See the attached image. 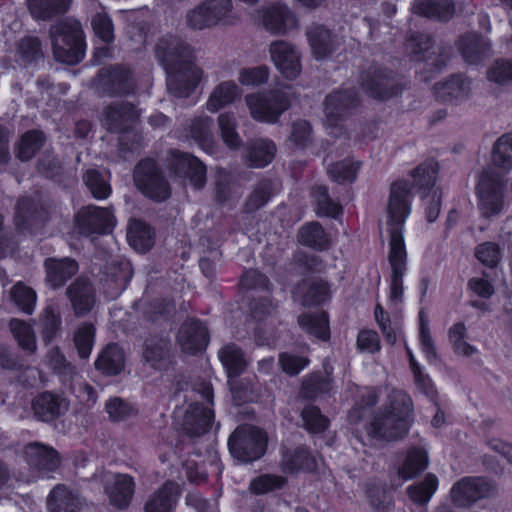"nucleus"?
<instances>
[{"label": "nucleus", "mask_w": 512, "mask_h": 512, "mask_svg": "<svg viewBox=\"0 0 512 512\" xmlns=\"http://www.w3.org/2000/svg\"><path fill=\"white\" fill-rule=\"evenodd\" d=\"M412 193L405 180L396 181L390 189L387 204V229L389 232L388 263L389 303L398 305L404 297V276L408 271V254L404 241V225L411 213Z\"/></svg>", "instance_id": "1"}, {"label": "nucleus", "mask_w": 512, "mask_h": 512, "mask_svg": "<svg viewBox=\"0 0 512 512\" xmlns=\"http://www.w3.org/2000/svg\"><path fill=\"white\" fill-rule=\"evenodd\" d=\"M155 53L167 73L169 92L179 98L189 96L203 76V71L194 64L191 48L168 37L157 43Z\"/></svg>", "instance_id": "2"}, {"label": "nucleus", "mask_w": 512, "mask_h": 512, "mask_svg": "<svg viewBox=\"0 0 512 512\" xmlns=\"http://www.w3.org/2000/svg\"><path fill=\"white\" fill-rule=\"evenodd\" d=\"M413 402L403 390L391 389L382 412L365 425L369 439L375 441H396L403 438L413 422Z\"/></svg>", "instance_id": "3"}, {"label": "nucleus", "mask_w": 512, "mask_h": 512, "mask_svg": "<svg viewBox=\"0 0 512 512\" xmlns=\"http://www.w3.org/2000/svg\"><path fill=\"white\" fill-rule=\"evenodd\" d=\"M50 36L57 61L74 65L83 59L86 42L82 26L77 20L67 18L51 26Z\"/></svg>", "instance_id": "4"}, {"label": "nucleus", "mask_w": 512, "mask_h": 512, "mask_svg": "<svg viewBox=\"0 0 512 512\" xmlns=\"http://www.w3.org/2000/svg\"><path fill=\"white\" fill-rule=\"evenodd\" d=\"M506 183L491 169H485L478 177L475 188L480 213L485 218L498 216L506 205Z\"/></svg>", "instance_id": "5"}, {"label": "nucleus", "mask_w": 512, "mask_h": 512, "mask_svg": "<svg viewBox=\"0 0 512 512\" xmlns=\"http://www.w3.org/2000/svg\"><path fill=\"white\" fill-rule=\"evenodd\" d=\"M245 102L254 120L269 124L276 123L291 104L289 93L284 90L248 94Z\"/></svg>", "instance_id": "6"}, {"label": "nucleus", "mask_w": 512, "mask_h": 512, "mask_svg": "<svg viewBox=\"0 0 512 512\" xmlns=\"http://www.w3.org/2000/svg\"><path fill=\"white\" fill-rule=\"evenodd\" d=\"M230 453L242 462H251L259 459L267 448V436L259 428L241 426L229 437Z\"/></svg>", "instance_id": "7"}, {"label": "nucleus", "mask_w": 512, "mask_h": 512, "mask_svg": "<svg viewBox=\"0 0 512 512\" xmlns=\"http://www.w3.org/2000/svg\"><path fill=\"white\" fill-rule=\"evenodd\" d=\"M206 404H191L185 411L178 410L176 418H182V428L190 435L198 436L209 431L214 418L211 409L213 400V391L209 384H203L199 391Z\"/></svg>", "instance_id": "8"}, {"label": "nucleus", "mask_w": 512, "mask_h": 512, "mask_svg": "<svg viewBox=\"0 0 512 512\" xmlns=\"http://www.w3.org/2000/svg\"><path fill=\"white\" fill-rule=\"evenodd\" d=\"M134 182L145 196L155 201H163L170 196L169 185L153 160H143L136 166Z\"/></svg>", "instance_id": "9"}, {"label": "nucleus", "mask_w": 512, "mask_h": 512, "mask_svg": "<svg viewBox=\"0 0 512 512\" xmlns=\"http://www.w3.org/2000/svg\"><path fill=\"white\" fill-rule=\"evenodd\" d=\"M269 55L275 68L284 78L294 80L301 74V52L292 43L284 40L271 42Z\"/></svg>", "instance_id": "10"}, {"label": "nucleus", "mask_w": 512, "mask_h": 512, "mask_svg": "<svg viewBox=\"0 0 512 512\" xmlns=\"http://www.w3.org/2000/svg\"><path fill=\"white\" fill-rule=\"evenodd\" d=\"M495 490L494 484L486 478L465 477L453 485L450 494L455 505L466 507L491 496Z\"/></svg>", "instance_id": "11"}, {"label": "nucleus", "mask_w": 512, "mask_h": 512, "mask_svg": "<svg viewBox=\"0 0 512 512\" xmlns=\"http://www.w3.org/2000/svg\"><path fill=\"white\" fill-rule=\"evenodd\" d=\"M359 105L357 93L342 89L330 93L324 101V122L333 127Z\"/></svg>", "instance_id": "12"}, {"label": "nucleus", "mask_w": 512, "mask_h": 512, "mask_svg": "<svg viewBox=\"0 0 512 512\" xmlns=\"http://www.w3.org/2000/svg\"><path fill=\"white\" fill-rule=\"evenodd\" d=\"M78 227L84 234L107 233L115 226L112 212L107 208L87 206L76 217Z\"/></svg>", "instance_id": "13"}, {"label": "nucleus", "mask_w": 512, "mask_h": 512, "mask_svg": "<svg viewBox=\"0 0 512 512\" xmlns=\"http://www.w3.org/2000/svg\"><path fill=\"white\" fill-rule=\"evenodd\" d=\"M362 87L373 98L386 100L400 92L396 79L381 69L368 70L362 77Z\"/></svg>", "instance_id": "14"}, {"label": "nucleus", "mask_w": 512, "mask_h": 512, "mask_svg": "<svg viewBox=\"0 0 512 512\" xmlns=\"http://www.w3.org/2000/svg\"><path fill=\"white\" fill-rule=\"evenodd\" d=\"M171 169L179 177L189 180L194 188H202L206 181V170L195 157L177 151L171 153Z\"/></svg>", "instance_id": "15"}, {"label": "nucleus", "mask_w": 512, "mask_h": 512, "mask_svg": "<svg viewBox=\"0 0 512 512\" xmlns=\"http://www.w3.org/2000/svg\"><path fill=\"white\" fill-rule=\"evenodd\" d=\"M139 117V111L128 102H113L104 110L101 123L109 131H123Z\"/></svg>", "instance_id": "16"}, {"label": "nucleus", "mask_w": 512, "mask_h": 512, "mask_svg": "<svg viewBox=\"0 0 512 512\" xmlns=\"http://www.w3.org/2000/svg\"><path fill=\"white\" fill-rule=\"evenodd\" d=\"M177 340L183 352L195 354L205 349L208 343L207 330L199 321H186L179 329Z\"/></svg>", "instance_id": "17"}, {"label": "nucleus", "mask_w": 512, "mask_h": 512, "mask_svg": "<svg viewBox=\"0 0 512 512\" xmlns=\"http://www.w3.org/2000/svg\"><path fill=\"white\" fill-rule=\"evenodd\" d=\"M111 505L118 509H125L131 503L135 492V483L127 474H115L105 487Z\"/></svg>", "instance_id": "18"}, {"label": "nucleus", "mask_w": 512, "mask_h": 512, "mask_svg": "<svg viewBox=\"0 0 512 512\" xmlns=\"http://www.w3.org/2000/svg\"><path fill=\"white\" fill-rule=\"evenodd\" d=\"M263 24L273 34H285L297 26V19L288 6L274 4L265 11Z\"/></svg>", "instance_id": "19"}, {"label": "nucleus", "mask_w": 512, "mask_h": 512, "mask_svg": "<svg viewBox=\"0 0 512 512\" xmlns=\"http://www.w3.org/2000/svg\"><path fill=\"white\" fill-rule=\"evenodd\" d=\"M457 47L467 63L477 64L489 55L491 42L477 33H468L459 38Z\"/></svg>", "instance_id": "20"}, {"label": "nucleus", "mask_w": 512, "mask_h": 512, "mask_svg": "<svg viewBox=\"0 0 512 512\" xmlns=\"http://www.w3.org/2000/svg\"><path fill=\"white\" fill-rule=\"evenodd\" d=\"M98 83L109 95L128 94L134 88L129 71L122 68L103 69Z\"/></svg>", "instance_id": "21"}, {"label": "nucleus", "mask_w": 512, "mask_h": 512, "mask_svg": "<svg viewBox=\"0 0 512 512\" xmlns=\"http://www.w3.org/2000/svg\"><path fill=\"white\" fill-rule=\"evenodd\" d=\"M23 453L27 463L38 469L52 471L60 464L57 451L39 442L27 444Z\"/></svg>", "instance_id": "22"}, {"label": "nucleus", "mask_w": 512, "mask_h": 512, "mask_svg": "<svg viewBox=\"0 0 512 512\" xmlns=\"http://www.w3.org/2000/svg\"><path fill=\"white\" fill-rule=\"evenodd\" d=\"M73 0H26L31 17L36 21H51L65 14Z\"/></svg>", "instance_id": "23"}, {"label": "nucleus", "mask_w": 512, "mask_h": 512, "mask_svg": "<svg viewBox=\"0 0 512 512\" xmlns=\"http://www.w3.org/2000/svg\"><path fill=\"white\" fill-rule=\"evenodd\" d=\"M411 10L419 16L447 20L455 12V0H415Z\"/></svg>", "instance_id": "24"}, {"label": "nucleus", "mask_w": 512, "mask_h": 512, "mask_svg": "<svg viewBox=\"0 0 512 512\" xmlns=\"http://www.w3.org/2000/svg\"><path fill=\"white\" fill-rule=\"evenodd\" d=\"M32 408L37 418L47 422L64 413L68 409V405L58 396L45 392L34 399Z\"/></svg>", "instance_id": "25"}, {"label": "nucleus", "mask_w": 512, "mask_h": 512, "mask_svg": "<svg viewBox=\"0 0 512 512\" xmlns=\"http://www.w3.org/2000/svg\"><path fill=\"white\" fill-rule=\"evenodd\" d=\"M46 279L53 288L61 287L78 271L77 263L69 258L48 259L45 262Z\"/></svg>", "instance_id": "26"}, {"label": "nucleus", "mask_w": 512, "mask_h": 512, "mask_svg": "<svg viewBox=\"0 0 512 512\" xmlns=\"http://www.w3.org/2000/svg\"><path fill=\"white\" fill-rule=\"evenodd\" d=\"M67 294L77 315L87 313L94 304V291L84 279L75 281L68 288Z\"/></svg>", "instance_id": "27"}, {"label": "nucleus", "mask_w": 512, "mask_h": 512, "mask_svg": "<svg viewBox=\"0 0 512 512\" xmlns=\"http://www.w3.org/2000/svg\"><path fill=\"white\" fill-rule=\"evenodd\" d=\"M241 90L233 81H223L218 84L211 92L206 108L215 113L223 107L232 104L240 95Z\"/></svg>", "instance_id": "28"}, {"label": "nucleus", "mask_w": 512, "mask_h": 512, "mask_svg": "<svg viewBox=\"0 0 512 512\" xmlns=\"http://www.w3.org/2000/svg\"><path fill=\"white\" fill-rule=\"evenodd\" d=\"M177 498L178 486L168 482L150 497L145 506V512H172Z\"/></svg>", "instance_id": "29"}, {"label": "nucleus", "mask_w": 512, "mask_h": 512, "mask_svg": "<svg viewBox=\"0 0 512 512\" xmlns=\"http://www.w3.org/2000/svg\"><path fill=\"white\" fill-rule=\"evenodd\" d=\"M80 506L78 495L63 485H57L49 494L48 507L51 512H77Z\"/></svg>", "instance_id": "30"}, {"label": "nucleus", "mask_w": 512, "mask_h": 512, "mask_svg": "<svg viewBox=\"0 0 512 512\" xmlns=\"http://www.w3.org/2000/svg\"><path fill=\"white\" fill-rule=\"evenodd\" d=\"M307 38L314 57L318 60L327 57L333 49V38L324 26L313 24L308 28Z\"/></svg>", "instance_id": "31"}, {"label": "nucleus", "mask_w": 512, "mask_h": 512, "mask_svg": "<svg viewBox=\"0 0 512 512\" xmlns=\"http://www.w3.org/2000/svg\"><path fill=\"white\" fill-rule=\"evenodd\" d=\"M169 343L164 338H148L143 346V359L154 369H162L168 360Z\"/></svg>", "instance_id": "32"}, {"label": "nucleus", "mask_w": 512, "mask_h": 512, "mask_svg": "<svg viewBox=\"0 0 512 512\" xmlns=\"http://www.w3.org/2000/svg\"><path fill=\"white\" fill-rule=\"evenodd\" d=\"M469 92L470 81L459 75L435 86V95L442 101L458 100L466 97Z\"/></svg>", "instance_id": "33"}, {"label": "nucleus", "mask_w": 512, "mask_h": 512, "mask_svg": "<svg viewBox=\"0 0 512 512\" xmlns=\"http://www.w3.org/2000/svg\"><path fill=\"white\" fill-rule=\"evenodd\" d=\"M218 357L229 377L238 376L247 366L244 353L234 343L223 346L218 352Z\"/></svg>", "instance_id": "34"}, {"label": "nucleus", "mask_w": 512, "mask_h": 512, "mask_svg": "<svg viewBox=\"0 0 512 512\" xmlns=\"http://www.w3.org/2000/svg\"><path fill=\"white\" fill-rule=\"evenodd\" d=\"M276 146L267 138L256 139L248 147L247 159L255 168L267 166L275 157Z\"/></svg>", "instance_id": "35"}, {"label": "nucleus", "mask_w": 512, "mask_h": 512, "mask_svg": "<svg viewBox=\"0 0 512 512\" xmlns=\"http://www.w3.org/2000/svg\"><path fill=\"white\" fill-rule=\"evenodd\" d=\"M98 370L107 375H117L124 368V353L115 344L107 345L95 362Z\"/></svg>", "instance_id": "36"}, {"label": "nucleus", "mask_w": 512, "mask_h": 512, "mask_svg": "<svg viewBox=\"0 0 512 512\" xmlns=\"http://www.w3.org/2000/svg\"><path fill=\"white\" fill-rule=\"evenodd\" d=\"M495 168L510 172L512 170V131L501 135L493 145L491 154Z\"/></svg>", "instance_id": "37"}, {"label": "nucleus", "mask_w": 512, "mask_h": 512, "mask_svg": "<svg viewBox=\"0 0 512 512\" xmlns=\"http://www.w3.org/2000/svg\"><path fill=\"white\" fill-rule=\"evenodd\" d=\"M298 324L310 336L321 340L329 339L328 317L325 312L302 314L298 317Z\"/></svg>", "instance_id": "38"}, {"label": "nucleus", "mask_w": 512, "mask_h": 512, "mask_svg": "<svg viewBox=\"0 0 512 512\" xmlns=\"http://www.w3.org/2000/svg\"><path fill=\"white\" fill-rule=\"evenodd\" d=\"M153 231L140 220L130 222L127 232V239L133 249L138 252H146L153 245Z\"/></svg>", "instance_id": "39"}, {"label": "nucleus", "mask_w": 512, "mask_h": 512, "mask_svg": "<svg viewBox=\"0 0 512 512\" xmlns=\"http://www.w3.org/2000/svg\"><path fill=\"white\" fill-rule=\"evenodd\" d=\"M428 466V456L423 449L413 448L408 453L403 464L398 469V475L404 480L417 476Z\"/></svg>", "instance_id": "40"}, {"label": "nucleus", "mask_w": 512, "mask_h": 512, "mask_svg": "<svg viewBox=\"0 0 512 512\" xmlns=\"http://www.w3.org/2000/svg\"><path fill=\"white\" fill-rule=\"evenodd\" d=\"M204 5L213 25H232L238 18L232 10L231 0H207Z\"/></svg>", "instance_id": "41"}, {"label": "nucleus", "mask_w": 512, "mask_h": 512, "mask_svg": "<svg viewBox=\"0 0 512 512\" xmlns=\"http://www.w3.org/2000/svg\"><path fill=\"white\" fill-rule=\"evenodd\" d=\"M213 120L210 117H199L192 120L190 135L206 152H213L214 139L211 133Z\"/></svg>", "instance_id": "42"}, {"label": "nucleus", "mask_w": 512, "mask_h": 512, "mask_svg": "<svg viewBox=\"0 0 512 512\" xmlns=\"http://www.w3.org/2000/svg\"><path fill=\"white\" fill-rule=\"evenodd\" d=\"M281 463L283 470L286 472L311 471L316 468V459L307 450L302 448L296 449L293 452H286Z\"/></svg>", "instance_id": "43"}, {"label": "nucleus", "mask_w": 512, "mask_h": 512, "mask_svg": "<svg viewBox=\"0 0 512 512\" xmlns=\"http://www.w3.org/2000/svg\"><path fill=\"white\" fill-rule=\"evenodd\" d=\"M438 488V479L435 475L429 474L425 479L407 488L411 501L416 504H427Z\"/></svg>", "instance_id": "44"}, {"label": "nucleus", "mask_w": 512, "mask_h": 512, "mask_svg": "<svg viewBox=\"0 0 512 512\" xmlns=\"http://www.w3.org/2000/svg\"><path fill=\"white\" fill-rule=\"evenodd\" d=\"M296 295L302 297L303 305H318L328 298L329 289L325 282H314L299 286Z\"/></svg>", "instance_id": "45"}, {"label": "nucleus", "mask_w": 512, "mask_h": 512, "mask_svg": "<svg viewBox=\"0 0 512 512\" xmlns=\"http://www.w3.org/2000/svg\"><path fill=\"white\" fill-rule=\"evenodd\" d=\"M438 165L432 160L421 163L417 168L411 171L414 184L420 190H430L434 187Z\"/></svg>", "instance_id": "46"}, {"label": "nucleus", "mask_w": 512, "mask_h": 512, "mask_svg": "<svg viewBox=\"0 0 512 512\" xmlns=\"http://www.w3.org/2000/svg\"><path fill=\"white\" fill-rule=\"evenodd\" d=\"M377 402L376 391L372 388H363L360 390V400L350 410L348 420L352 424H358L363 420Z\"/></svg>", "instance_id": "47"}, {"label": "nucleus", "mask_w": 512, "mask_h": 512, "mask_svg": "<svg viewBox=\"0 0 512 512\" xmlns=\"http://www.w3.org/2000/svg\"><path fill=\"white\" fill-rule=\"evenodd\" d=\"M299 242L316 249H323L328 243L326 234L319 223L312 222L303 226L299 231Z\"/></svg>", "instance_id": "48"}, {"label": "nucleus", "mask_w": 512, "mask_h": 512, "mask_svg": "<svg viewBox=\"0 0 512 512\" xmlns=\"http://www.w3.org/2000/svg\"><path fill=\"white\" fill-rule=\"evenodd\" d=\"M9 326L18 344L23 349L33 352L36 348V337L33 328L28 323L19 319H12Z\"/></svg>", "instance_id": "49"}, {"label": "nucleus", "mask_w": 512, "mask_h": 512, "mask_svg": "<svg viewBox=\"0 0 512 512\" xmlns=\"http://www.w3.org/2000/svg\"><path fill=\"white\" fill-rule=\"evenodd\" d=\"M359 166V162L352 159H345L329 165L328 174L335 182H351L355 180Z\"/></svg>", "instance_id": "50"}, {"label": "nucleus", "mask_w": 512, "mask_h": 512, "mask_svg": "<svg viewBox=\"0 0 512 512\" xmlns=\"http://www.w3.org/2000/svg\"><path fill=\"white\" fill-rule=\"evenodd\" d=\"M218 125L224 143L231 149H236L241 144V139L236 132V119L232 113H222L218 117Z\"/></svg>", "instance_id": "51"}, {"label": "nucleus", "mask_w": 512, "mask_h": 512, "mask_svg": "<svg viewBox=\"0 0 512 512\" xmlns=\"http://www.w3.org/2000/svg\"><path fill=\"white\" fill-rule=\"evenodd\" d=\"M105 411L113 422H121L136 414L135 408L127 401L119 397L107 400Z\"/></svg>", "instance_id": "52"}, {"label": "nucleus", "mask_w": 512, "mask_h": 512, "mask_svg": "<svg viewBox=\"0 0 512 512\" xmlns=\"http://www.w3.org/2000/svg\"><path fill=\"white\" fill-rule=\"evenodd\" d=\"M83 180L94 198L102 200L110 196L111 186L98 171L88 170L84 174Z\"/></svg>", "instance_id": "53"}, {"label": "nucleus", "mask_w": 512, "mask_h": 512, "mask_svg": "<svg viewBox=\"0 0 512 512\" xmlns=\"http://www.w3.org/2000/svg\"><path fill=\"white\" fill-rule=\"evenodd\" d=\"M43 134L39 131H29L25 133L18 145V157L21 160H29L43 145Z\"/></svg>", "instance_id": "54"}, {"label": "nucleus", "mask_w": 512, "mask_h": 512, "mask_svg": "<svg viewBox=\"0 0 512 512\" xmlns=\"http://www.w3.org/2000/svg\"><path fill=\"white\" fill-rule=\"evenodd\" d=\"M95 329L91 324H82L74 334V343L81 358H88L94 343Z\"/></svg>", "instance_id": "55"}, {"label": "nucleus", "mask_w": 512, "mask_h": 512, "mask_svg": "<svg viewBox=\"0 0 512 512\" xmlns=\"http://www.w3.org/2000/svg\"><path fill=\"white\" fill-rule=\"evenodd\" d=\"M11 297L14 303L23 312L27 314H31L33 312L37 298L33 289L19 282L13 286Z\"/></svg>", "instance_id": "56"}, {"label": "nucleus", "mask_w": 512, "mask_h": 512, "mask_svg": "<svg viewBox=\"0 0 512 512\" xmlns=\"http://www.w3.org/2000/svg\"><path fill=\"white\" fill-rule=\"evenodd\" d=\"M271 193V182L269 180L260 181L253 188L246 203L245 210L247 212H254L263 207L269 200Z\"/></svg>", "instance_id": "57"}, {"label": "nucleus", "mask_w": 512, "mask_h": 512, "mask_svg": "<svg viewBox=\"0 0 512 512\" xmlns=\"http://www.w3.org/2000/svg\"><path fill=\"white\" fill-rule=\"evenodd\" d=\"M92 29L95 35L105 43H111L114 40V26L110 16L100 11L95 13L91 20Z\"/></svg>", "instance_id": "58"}, {"label": "nucleus", "mask_w": 512, "mask_h": 512, "mask_svg": "<svg viewBox=\"0 0 512 512\" xmlns=\"http://www.w3.org/2000/svg\"><path fill=\"white\" fill-rule=\"evenodd\" d=\"M332 389L331 380L319 374H312L305 378L302 384V394L307 398H315L321 394L329 393Z\"/></svg>", "instance_id": "59"}, {"label": "nucleus", "mask_w": 512, "mask_h": 512, "mask_svg": "<svg viewBox=\"0 0 512 512\" xmlns=\"http://www.w3.org/2000/svg\"><path fill=\"white\" fill-rule=\"evenodd\" d=\"M489 81L499 85L512 82V61L498 59L494 61L487 70Z\"/></svg>", "instance_id": "60"}, {"label": "nucleus", "mask_w": 512, "mask_h": 512, "mask_svg": "<svg viewBox=\"0 0 512 512\" xmlns=\"http://www.w3.org/2000/svg\"><path fill=\"white\" fill-rule=\"evenodd\" d=\"M301 416L306 429L312 433L322 432L328 425L327 418L321 414L317 407H305L302 410Z\"/></svg>", "instance_id": "61"}, {"label": "nucleus", "mask_w": 512, "mask_h": 512, "mask_svg": "<svg viewBox=\"0 0 512 512\" xmlns=\"http://www.w3.org/2000/svg\"><path fill=\"white\" fill-rule=\"evenodd\" d=\"M313 193L319 215L336 217L341 212V207L329 198L325 187L318 186Z\"/></svg>", "instance_id": "62"}, {"label": "nucleus", "mask_w": 512, "mask_h": 512, "mask_svg": "<svg viewBox=\"0 0 512 512\" xmlns=\"http://www.w3.org/2000/svg\"><path fill=\"white\" fill-rule=\"evenodd\" d=\"M270 70L267 66L244 68L239 72L238 80L245 86H257L268 81Z\"/></svg>", "instance_id": "63"}, {"label": "nucleus", "mask_w": 512, "mask_h": 512, "mask_svg": "<svg viewBox=\"0 0 512 512\" xmlns=\"http://www.w3.org/2000/svg\"><path fill=\"white\" fill-rule=\"evenodd\" d=\"M285 484V478L276 475H262L250 483V489L256 494H264L274 489L281 488Z\"/></svg>", "instance_id": "64"}]
</instances>
